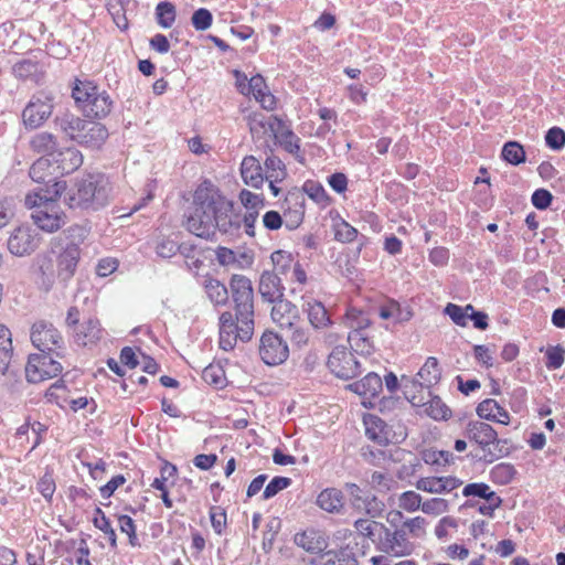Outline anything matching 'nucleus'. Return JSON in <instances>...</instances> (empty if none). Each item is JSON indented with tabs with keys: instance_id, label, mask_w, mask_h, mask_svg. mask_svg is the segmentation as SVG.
Masks as SVG:
<instances>
[{
	"instance_id": "obj_1",
	"label": "nucleus",
	"mask_w": 565,
	"mask_h": 565,
	"mask_svg": "<svg viewBox=\"0 0 565 565\" xmlns=\"http://www.w3.org/2000/svg\"><path fill=\"white\" fill-rule=\"evenodd\" d=\"M88 234L87 227L74 224L51 238L49 249L35 258L38 279L42 289L51 290L55 281L63 287L70 284L81 262V245Z\"/></svg>"
},
{
	"instance_id": "obj_2",
	"label": "nucleus",
	"mask_w": 565,
	"mask_h": 565,
	"mask_svg": "<svg viewBox=\"0 0 565 565\" xmlns=\"http://www.w3.org/2000/svg\"><path fill=\"white\" fill-rule=\"evenodd\" d=\"M232 212L233 203L205 180L194 192L193 209L185 216L184 226L191 234L205 239H212L217 230L233 235L239 231L241 222Z\"/></svg>"
},
{
	"instance_id": "obj_3",
	"label": "nucleus",
	"mask_w": 565,
	"mask_h": 565,
	"mask_svg": "<svg viewBox=\"0 0 565 565\" xmlns=\"http://www.w3.org/2000/svg\"><path fill=\"white\" fill-rule=\"evenodd\" d=\"M113 199V185L103 173H89L77 180L64 198L71 209L97 211L109 204Z\"/></svg>"
},
{
	"instance_id": "obj_4",
	"label": "nucleus",
	"mask_w": 565,
	"mask_h": 565,
	"mask_svg": "<svg viewBox=\"0 0 565 565\" xmlns=\"http://www.w3.org/2000/svg\"><path fill=\"white\" fill-rule=\"evenodd\" d=\"M64 190L63 183H54L51 188L31 191L26 194L25 206L29 209L39 207L32 214V218L42 231L53 233L66 223V215L55 209V200Z\"/></svg>"
},
{
	"instance_id": "obj_5",
	"label": "nucleus",
	"mask_w": 565,
	"mask_h": 565,
	"mask_svg": "<svg viewBox=\"0 0 565 565\" xmlns=\"http://www.w3.org/2000/svg\"><path fill=\"white\" fill-rule=\"evenodd\" d=\"M72 97L88 117L104 118L113 107V100L106 90H102L92 81H75Z\"/></svg>"
},
{
	"instance_id": "obj_6",
	"label": "nucleus",
	"mask_w": 565,
	"mask_h": 565,
	"mask_svg": "<svg viewBox=\"0 0 565 565\" xmlns=\"http://www.w3.org/2000/svg\"><path fill=\"white\" fill-rule=\"evenodd\" d=\"M60 126L72 140L86 148L99 149L108 138V130L103 124L73 115L64 116Z\"/></svg>"
},
{
	"instance_id": "obj_7",
	"label": "nucleus",
	"mask_w": 565,
	"mask_h": 565,
	"mask_svg": "<svg viewBox=\"0 0 565 565\" xmlns=\"http://www.w3.org/2000/svg\"><path fill=\"white\" fill-rule=\"evenodd\" d=\"M63 352L64 350H57V353L45 350V352L30 354L25 365L28 382L40 383L60 375L63 371L61 362L64 358Z\"/></svg>"
},
{
	"instance_id": "obj_8",
	"label": "nucleus",
	"mask_w": 565,
	"mask_h": 565,
	"mask_svg": "<svg viewBox=\"0 0 565 565\" xmlns=\"http://www.w3.org/2000/svg\"><path fill=\"white\" fill-rule=\"evenodd\" d=\"M270 260L275 270L279 276H284L286 280L299 285L307 284V270L297 255L284 249H277L271 253Z\"/></svg>"
},
{
	"instance_id": "obj_9",
	"label": "nucleus",
	"mask_w": 565,
	"mask_h": 565,
	"mask_svg": "<svg viewBox=\"0 0 565 565\" xmlns=\"http://www.w3.org/2000/svg\"><path fill=\"white\" fill-rule=\"evenodd\" d=\"M220 348L232 351L237 341L247 342L254 331V320H220Z\"/></svg>"
},
{
	"instance_id": "obj_10",
	"label": "nucleus",
	"mask_w": 565,
	"mask_h": 565,
	"mask_svg": "<svg viewBox=\"0 0 565 565\" xmlns=\"http://www.w3.org/2000/svg\"><path fill=\"white\" fill-rule=\"evenodd\" d=\"M30 338L32 344L41 352L49 350L57 353V350H65L61 332L50 320H36L32 326Z\"/></svg>"
},
{
	"instance_id": "obj_11",
	"label": "nucleus",
	"mask_w": 565,
	"mask_h": 565,
	"mask_svg": "<svg viewBox=\"0 0 565 565\" xmlns=\"http://www.w3.org/2000/svg\"><path fill=\"white\" fill-rule=\"evenodd\" d=\"M328 367L339 379H354L362 372L361 362L345 347H335L329 354Z\"/></svg>"
},
{
	"instance_id": "obj_12",
	"label": "nucleus",
	"mask_w": 565,
	"mask_h": 565,
	"mask_svg": "<svg viewBox=\"0 0 565 565\" xmlns=\"http://www.w3.org/2000/svg\"><path fill=\"white\" fill-rule=\"evenodd\" d=\"M232 299L236 318H253V287L250 279L244 275H233L230 280Z\"/></svg>"
},
{
	"instance_id": "obj_13",
	"label": "nucleus",
	"mask_w": 565,
	"mask_h": 565,
	"mask_svg": "<svg viewBox=\"0 0 565 565\" xmlns=\"http://www.w3.org/2000/svg\"><path fill=\"white\" fill-rule=\"evenodd\" d=\"M259 356L269 366L282 364L289 356V348L282 335L265 331L260 338Z\"/></svg>"
},
{
	"instance_id": "obj_14",
	"label": "nucleus",
	"mask_w": 565,
	"mask_h": 565,
	"mask_svg": "<svg viewBox=\"0 0 565 565\" xmlns=\"http://www.w3.org/2000/svg\"><path fill=\"white\" fill-rule=\"evenodd\" d=\"M53 98L39 93L31 97L22 111V120L28 129H36L52 115Z\"/></svg>"
},
{
	"instance_id": "obj_15",
	"label": "nucleus",
	"mask_w": 565,
	"mask_h": 565,
	"mask_svg": "<svg viewBox=\"0 0 565 565\" xmlns=\"http://www.w3.org/2000/svg\"><path fill=\"white\" fill-rule=\"evenodd\" d=\"M466 437L484 451L483 458L486 461L492 462L499 458L490 450L491 445L500 443L498 433L490 424L480 420L469 422L466 427Z\"/></svg>"
},
{
	"instance_id": "obj_16",
	"label": "nucleus",
	"mask_w": 565,
	"mask_h": 565,
	"mask_svg": "<svg viewBox=\"0 0 565 565\" xmlns=\"http://www.w3.org/2000/svg\"><path fill=\"white\" fill-rule=\"evenodd\" d=\"M376 548L388 555L401 557L411 555L414 551V544L408 540L404 529L391 531L384 525Z\"/></svg>"
},
{
	"instance_id": "obj_17",
	"label": "nucleus",
	"mask_w": 565,
	"mask_h": 565,
	"mask_svg": "<svg viewBox=\"0 0 565 565\" xmlns=\"http://www.w3.org/2000/svg\"><path fill=\"white\" fill-rule=\"evenodd\" d=\"M345 490L350 498V503L356 511L375 518L384 510V503L379 500L369 490L362 489L356 483H345Z\"/></svg>"
},
{
	"instance_id": "obj_18",
	"label": "nucleus",
	"mask_w": 565,
	"mask_h": 565,
	"mask_svg": "<svg viewBox=\"0 0 565 565\" xmlns=\"http://www.w3.org/2000/svg\"><path fill=\"white\" fill-rule=\"evenodd\" d=\"M40 245L39 234L29 226L17 227L8 238L9 252L19 257L31 255Z\"/></svg>"
},
{
	"instance_id": "obj_19",
	"label": "nucleus",
	"mask_w": 565,
	"mask_h": 565,
	"mask_svg": "<svg viewBox=\"0 0 565 565\" xmlns=\"http://www.w3.org/2000/svg\"><path fill=\"white\" fill-rule=\"evenodd\" d=\"M287 320L280 324L281 335L287 337L297 345L306 344L309 339V327L313 330H323L329 328L333 320Z\"/></svg>"
},
{
	"instance_id": "obj_20",
	"label": "nucleus",
	"mask_w": 565,
	"mask_h": 565,
	"mask_svg": "<svg viewBox=\"0 0 565 565\" xmlns=\"http://www.w3.org/2000/svg\"><path fill=\"white\" fill-rule=\"evenodd\" d=\"M268 127L270 131L274 132L275 139L279 146L291 153L297 161L303 162L305 158L300 152V138L295 135L291 129L287 128L284 121L276 116L269 118Z\"/></svg>"
},
{
	"instance_id": "obj_21",
	"label": "nucleus",
	"mask_w": 565,
	"mask_h": 565,
	"mask_svg": "<svg viewBox=\"0 0 565 565\" xmlns=\"http://www.w3.org/2000/svg\"><path fill=\"white\" fill-rule=\"evenodd\" d=\"M364 425L367 438L380 446H386L391 443H401L406 436L405 434H399L401 439L395 438V434H392V428L377 415H366L364 417Z\"/></svg>"
},
{
	"instance_id": "obj_22",
	"label": "nucleus",
	"mask_w": 565,
	"mask_h": 565,
	"mask_svg": "<svg viewBox=\"0 0 565 565\" xmlns=\"http://www.w3.org/2000/svg\"><path fill=\"white\" fill-rule=\"evenodd\" d=\"M358 543L352 545L348 543L339 548L324 551L317 558L312 565H359L358 561Z\"/></svg>"
},
{
	"instance_id": "obj_23",
	"label": "nucleus",
	"mask_w": 565,
	"mask_h": 565,
	"mask_svg": "<svg viewBox=\"0 0 565 565\" xmlns=\"http://www.w3.org/2000/svg\"><path fill=\"white\" fill-rule=\"evenodd\" d=\"M462 480L452 476L447 477H423L419 478L415 487L417 490L428 492V493H436V494H444V493H450L454 490L458 489L460 486H462Z\"/></svg>"
},
{
	"instance_id": "obj_24",
	"label": "nucleus",
	"mask_w": 565,
	"mask_h": 565,
	"mask_svg": "<svg viewBox=\"0 0 565 565\" xmlns=\"http://www.w3.org/2000/svg\"><path fill=\"white\" fill-rule=\"evenodd\" d=\"M295 543L309 553L322 554L329 545V537L321 530L308 527L295 535Z\"/></svg>"
},
{
	"instance_id": "obj_25",
	"label": "nucleus",
	"mask_w": 565,
	"mask_h": 565,
	"mask_svg": "<svg viewBox=\"0 0 565 565\" xmlns=\"http://www.w3.org/2000/svg\"><path fill=\"white\" fill-rule=\"evenodd\" d=\"M74 339L78 345L96 343L103 334L99 320H72Z\"/></svg>"
},
{
	"instance_id": "obj_26",
	"label": "nucleus",
	"mask_w": 565,
	"mask_h": 565,
	"mask_svg": "<svg viewBox=\"0 0 565 565\" xmlns=\"http://www.w3.org/2000/svg\"><path fill=\"white\" fill-rule=\"evenodd\" d=\"M359 321L364 323H359L358 327L348 334V341L354 352L361 355H370L374 350L369 330L371 320Z\"/></svg>"
},
{
	"instance_id": "obj_27",
	"label": "nucleus",
	"mask_w": 565,
	"mask_h": 565,
	"mask_svg": "<svg viewBox=\"0 0 565 565\" xmlns=\"http://www.w3.org/2000/svg\"><path fill=\"white\" fill-rule=\"evenodd\" d=\"M216 260L222 266H231L237 269L248 268L254 263V254L246 250H233L218 246L215 250Z\"/></svg>"
},
{
	"instance_id": "obj_28",
	"label": "nucleus",
	"mask_w": 565,
	"mask_h": 565,
	"mask_svg": "<svg viewBox=\"0 0 565 565\" xmlns=\"http://www.w3.org/2000/svg\"><path fill=\"white\" fill-rule=\"evenodd\" d=\"M258 290L263 300L267 302H274L282 297L285 287L279 274L275 269L274 271L265 270L260 275Z\"/></svg>"
},
{
	"instance_id": "obj_29",
	"label": "nucleus",
	"mask_w": 565,
	"mask_h": 565,
	"mask_svg": "<svg viewBox=\"0 0 565 565\" xmlns=\"http://www.w3.org/2000/svg\"><path fill=\"white\" fill-rule=\"evenodd\" d=\"M12 71L15 77L31 81L35 84L41 83L45 74L43 64L33 58H24L17 62Z\"/></svg>"
},
{
	"instance_id": "obj_30",
	"label": "nucleus",
	"mask_w": 565,
	"mask_h": 565,
	"mask_svg": "<svg viewBox=\"0 0 565 565\" xmlns=\"http://www.w3.org/2000/svg\"><path fill=\"white\" fill-rule=\"evenodd\" d=\"M30 149L42 157H53L58 152L56 137L47 131H41L33 135L29 141Z\"/></svg>"
},
{
	"instance_id": "obj_31",
	"label": "nucleus",
	"mask_w": 565,
	"mask_h": 565,
	"mask_svg": "<svg viewBox=\"0 0 565 565\" xmlns=\"http://www.w3.org/2000/svg\"><path fill=\"white\" fill-rule=\"evenodd\" d=\"M241 174L245 184L253 188H260L265 180L263 168L254 156H247L243 159Z\"/></svg>"
},
{
	"instance_id": "obj_32",
	"label": "nucleus",
	"mask_w": 565,
	"mask_h": 565,
	"mask_svg": "<svg viewBox=\"0 0 565 565\" xmlns=\"http://www.w3.org/2000/svg\"><path fill=\"white\" fill-rule=\"evenodd\" d=\"M51 169V161L49 158L41 157L36 161L33 162V164L30 168L29 174L30 178L40 184H43V186H39L34 189L33 191H39L40 189H46L51 188L54 183H57L55 181V178L53 177V173L50 171ZM64 185L65 183L62 182Z\"/></svg>"
},
{
	"instance_id": "obj_33",
	"label": "nucleus",
	"mask_w": 565,
	"mask_h": 565,
	"mask_svg": "<svg viewBox=\"0 0 565 565\" xmlns=\"http://www.w3.org/2000/svg\"><path fill=\"white\" fill-rule=\"evenodd\" d=\"M350 387L359 395L376 397L382 392L383 382L380 375L369 372L362 380L351 384Z\"/></svg>"
},
{
	"instance_id": "obj_34",
	"label": "nucleus",
	"mask_w": 565,
	"mask_h": 565,
	"mask_svg": "<svg viewBox=\"0 0 565 565\" xmlns=\"http://www.w3.org/2000/svg\"><path fill=\"white\" fill-rule=\"evenodd\" d=\"M62 170V173H71L78 169L83 163V156L76 148H65L58 150L53 158Z\"/></svg>"
},
{
	"instance_id": "obj_35",
	"label": "nucleus",
	"mask_w": 565,
	"mask_h": 565,
	"mask_svg": "<svg viewBox=\"0 0 565 565\" xmlns=\"http://www.w3.org/2000/svg\"><path fill=\"white\" fill-rule=\"evenodd\" d=\"M441 377V370L438 360L435 356H429L425 364L417 372V379L422 387L429 388L437 384Z\"/></svg>"
},
{
	"instance_id": "obj_36",
	"label": "nucleus",
	"mask_w": 565,
	"mask_h": 565,
	"mask_svg": "<svg viewBox=\"0 0 565 565\" xmlns=\"http://www.w3.org/2000/svg\"><path fill=\"white\" fill-rule=\"evenodd\" d=\"M317 504L329 513L339 512L343 507L342 491L335 488L322 490L317 498Z\"/></svg>"
},
{
	"instance_id": "obj_37",
	"label": "nucleus",
	"mask_w": 565,
	"mask_h": 565,
	"mask_svg": "<svg viewBox=\"0 0 565 565\" xmlns=\"http://www.w3.org/2000/svg\"><path fill=\"white\" fill-rule=\"evenodd\" d=\"M204 288L209 299L214 305H225L228 300V290L224 284L213 277L204 280Z\"/></svg>"
},
{
	"instance_id": "obj_38",
	"label": "nucleus",
	"mask_w": 565,
	"mask_h": 565,
	"mask_svg": "<svg viewBox=\"0 0 565 565\" xmlns=\"http://www.w3.org/2000/svg\"><path fill=\"white\" fill-rule=\"evenodd\" d=\"M354 527L360 535L370 539L377 546L384 524L367 519H359L354 522Z\"/></svg>"
},
{
	"instance_id": "obj_39",
	"label": "nucleus",
	"mask_w": 565,
	"mask_h": 565,
	"mask_svg": "<svg viewBox=\"0 0 565 565\" xmlns=\"http://www.w3.org/2000/svg\"><path fill=\"white\" fill-rule=\"evenodd\" d=\"M93 524L95 527L100 530L108 539L109 544L113 548L117 547V535L110 523V520L106 516L105 512L100 508L94 510Z\"/></svg>"
},
{
	"instance_id": "obj_40",
	"label": "nucleus",
	"mask_w": 565,
	"mask_h": 565,
	"mask_svg": "<svg viewBox=\"0 0 565 565\" xmlns=\"http://www.w3.org/2000/svg\"><path fill=\"white\" fill-rule=\"evenodd\" d=\"M12 358L11 331L3 324H0V370H7Z\"/></svg>"
},
{
	"instance_id": "obj_41",
	"label": "nucleus",
	"mask_w": 565,
	"mask_h": 565,
	"mask_svg": "<svg viewBox=\"0 0 565 565\" xmlns=\"http://www.w3.org/2000/svg\"><path fill=\"white\" fill-rule=\"evenodd\" d=\"M154 14L157 23L163 29H169L175 22V6L169 1L159 2L156 7Z\"/></svg>"
},
{
	"instance_id": "obj_42",
	"label": "nucleus",
	"mask_w": 565,
	"mask_h": 565,
	"mask_svg": "<svg viewBox=\"0 0 565 565\" xmlns=\"http://www.w3.org/2000/svg\"><path fill=\"white\" fill-rule=\"evenodd\" d=\"M202 379L209 385H213L216 388H223L226 386V375L222 365L218 363H211L202 371Z\"/></svg>"
},
{
	"instance_id": "obj_43",
	"label": "nucleus",
	"mask_w": 565,
	"mask_h": 565,
	"mask_svg": "<svg viewBox=\"0 0 565 565\" xmlns=\"http://www.w3.org/2000/svg\"><path fill=\"white\" fill-rule=\"evenodd\" d=\"M423 405L425 413L435 420H446L451 416L450 408L439 396H431L430 399Z\"/></svg>"
},
{
	"instance_id": "obj_44",
	"label": "nucleus",
	"mask_w": 565,
	"mask_h": 565,
	"mask_svg": "<svg viewBox=\"0 0 565 565\" xmlns=\"http://www.w3.org/2000/svg\"><path fill=\"white\" fill-rule=\"evenodd\" d=\"M516 469L512 463L501 462L490 470V478L497 484H509L515 477Z\"/></svg>"
},
{
	"instance_id": "obj_45",
	"label": "nucleus",
	"mask_w": 565,
	"mask_h": 565,
	"mask_svg": "<svg viewBox=\"0 0 565 565\" xmlns=\"http://www.w3.org/2000/svg\"><path fill=\"white\" fill-rule=\"evenodd\" d=\"M265 178H273L274 182H281L287 177L285 163L276 156H268L264 162Z\"/></svg>"
},
{
	"instance_id": "obj_46",
	"label": "nucleus",
	"mask_w": 565,
	"mask_h": 565,
	"mask_svg": "<svg viewBox=\"0 0 565 565\" xmlns=\"http://www.w3.org/2000/svg\"><path fill=\"white\" fill-rule=\"evenodd\" d=\"M501 156L507 162L513 166H519L525 161V151L516 141H508L504 143Z\"/></svg>"
},
{
	"instance_id": "obj_47",
	"label": "nucleus",
	"mask_w": 565,
	"mask_h": 565,
	"mask_svg": "<svg viewBox=\"0 0 565 565\" xmlns=\"http://www.w3.org/2000/svg\"><path fill=\"white\" fill-rule=\"evenodd\" d=\"M271 307V318H298L297 307L289 300L285 299L284 296L277 298Z\"/></svg>"
},
{
	"instance_id": "obj_48",
	"label": "nucleus",
	"mask_w": 565,
	"mask_h": 565,
	"mask_svg": "<svg viewBox=\"0 0 565 565\" xmlns=\"http://www.w3.org/2000/svg\"><path fill=\"white\" fill-rule=\"evenodd\" d=\"M118 527L121 533L127 534L129 544L134 547L140 546L139 539L136 533V524L135 521L126 514L116 515Z\"/></svg>"
},
{
	"instance_id": "obj_49",
	"label": "nucleus",
	"mask_w": 565,
	"mask_h": 565,
	"mask_svg": "<svg viewBox=\"0 0 565 565\" xmlns=\"http://www.w3.org/2000/svg\"><path fill=\"white\" fill-rule=\"evenodd\" d=\"M303 192L315 202L319 204L327 203L329 201V196L323 188V185L313 180H308L303 183Z\"/></svg>"
},
{
	"instance_id": "obj_50",
	"label": "nucleus",
	"mask_w": 565,
	"mask_h": 565,
	"mask_svg": "<svg viewBox=\"0 0 565 565\" xmlns=\"http://www.w3.org/2000/svg\"><path fill=\"white\" fill-rule=\"evenodd\" d=\"M291 479L287 477H274L269 483L265 487V490L263 492V499L268 500L276 494H278L280 491L287 489L291 484Z\"/></svg>"
},
{
	"instance_id": "obj_51",
	"label": "nucleus",
	"mask_w": 565,
	"mask_h": 565,
	"mask_svg": "<svg viewBox=\"0 0 565 565\" xmlns=\"http://www.w3.org/2000/svg\"><path fill=\"white\" fill-rule=\"evenodd\" d=\"M191 23L196 31H205L212 25L213 15L210 10L200 8L193 12Z\"/></svg>"
},
{
	"instance_id": "obj_52",
	"label": "nucleus",
	"mask_w": 565,
	"mask_h": 565,
	"mask_svg": "<svg viewBox=\"0 0 565 565\" xmlns=\"http://www.w3.org/2000/svg\"><path fill=\"white\" fill-rule=\"evenodd\" d=\"M494 493L495 492L491 490V488L484 482L468 483L462 489V495L467 498L477 497L481 499H487Z\"/></svg>"
},
{
	"instance_id": "obj_53",
	"label": "nucleus",
	"mask_w": 565,
	"mask_h": 565,
	"mask_svg": "<svg viewBox=\"0 0 565 565\" xmlns=\"http://www.w3.org/2000/svg\"><path fill=\"white\" fill-rule=\"evenodd\" d=\"M398 505L407 512H415L422 509V497L415 491H405L399 495Z\"/></svg>"
},
{
	"instance_id": "obj_54",
	"label": "nucleus",
	"mask_w": 565,
	"mask_h": 565,
	"mask_svg": "<svg viewBox=\"0 0 565 565\" xmlns=\"http://www.w3.org/2000/svg\"><path fill=\"white\" fill-rule=\"evenodd\" d=\"M545 143L555 151L563 149L565 146V131L559 127H552L545 135Z\"/></svg>"
},
{
	"instance_id": "obj_55",
	"label": "nucleus",
	"mask_w": 565,
	"mask_h": 565,
	"mask_svg": "<svg viewBox=\"0 0 565 565\" xmlns=\"http://www.w3.org/2000/svg\"><path fill=\"white\" fill-rule=\"evenodd\" d=\"M565 361V350L557 345L551 347L546 351V361L545 365L548 370H557L559 369Z\"/></svg>"
},
{
	"instance_id": "obj_56",
	"label": "nucleus",
	"mask_w": 565,
	"mask_h": 565,
	"mask_svg": "<svg viewBox=\"0 0 565 565\" xmlns=\"http://www.w3.org/2000/svg\"><path fill=\"white\" fill-rule=\"evenodd\" d=\"M302 310L308 315V318H329L323 303L312 298L303 299Z\"/></svg>"
},
{
	"instance_id": "obj_57",
	"label": "nucleus",
	"mask_w": 565,
	"mask_h": 565,
	"mask_svg": "<svg viewBox=\"0 0 565 565\" xmlns=\"http://www.w3.org/2000/svg\"><path fill=\"white\" fill-rule=\"evenodd\" d=\"M443 313L449 316V318H488L483 311L472 310V313H467L462 307L451 302L443 309Z\"/></svg>"
},
{
	"instance_id": "obj_58",
	"label": "nucleus",
	"mask_w": 565,
	"mask_h": 565,
	"mask_svg": "<svg viewBox=\"0 0 565 565\" xmlns=\"http://www.w3.org/2000/svg\"><path fill=\"white\" fill-rule=\"evenodd\" d=\"M498 409H501V405L495 399L487 398L478 404L476 412L480 418L491 420L495 418Z\"/></svg>"
},
{
	"instance_id": "obj_59",
	"label": "nucleus",
	"mask_w": 565,
	"mask_h": 565,
	"mask_svg": "<svg viewBox=\"0 0 565 565\" xmlns=\"http://www.w3.org/2000/svg\"><path fill=\"white\" fill-rule=\"evenodd\" d=\"M427 463L431 465H451L455 462V456L449 450H434L425 454Z\"/></svg>"
},
{
	"instance_id": "obj_60",
	"label": "nucleus",
	"mask_w": 565,
	"mask_h": 565,
	"mask_svg": "<svg viewBox=\"0 0 565 565\" xmlns=\"http://www.w3.org/2000/svg\"><path fill=\"white\" fill-rule=\"evenodd\" d=\"M239 200L247 211H258L264 206V198L248 190H242Z\"/></svg>"
},
{
	"instance_id": "obj_61",
	"label": "nucleus",
	"mask_w": 565,
	"mask_h": 565,
	"mask_svg": "<svg viewBox=\"0 0 565 565\" xmlns=\"http://www.w3.org/2000/svg\"><path fill=\"white\" fill-rule=\"evenodd\" d=\"M449 509L448 501L443 498H433L426 500L422 504V511L427 514L438 515L447 512Z\"/></svg>"
},
{
	"instance_id": "obj_62",
	"label": "nucleus",
	"mask_w": 565,
	"mask_h": 565,
	"mask_svg": "<svg viewBox=\"0 0 565 565\" xmlns=\"http://www.w3.org/2000/svg\"><path fill=\"white\" fill-rule=\"evenodd\" d=\"M358 237V230L350 225L348 222L342 221L337 226L334 238L342 243H351Z\"/></svg>"
},
{
	"instance_id": "obj_63",
	"label": "nucleus",
	"mask_w": 565,
	"mask_h": 565,
	"mask_svg": "<svg viewBox=\"0 0 565 565\" xmlns=\"http://www.w3.org/2000/svg\"><path fill=\"white\" fill-rule=\"evenodd\" d=\"M427 522L423 516H415L413 519L406 520L402 529H404L406 532L408 531L409 534H412L415 537H420L425 533V526Z\"/></svg>"
},
{
	"instance_id": "obj_64",
	"label": "nucleus",
	"mask_w": 565,
	"mask_h": 565,
	"mask_svg": "<svg viewBox=\"0 0 565 565\" xmlns=\"http://www.w3.org/2000/svg\"><path fill=\"white\" fill-rule=\"evenodd\" d=\"M553 200L552 193L546 189H537L533 192L531 201L532 204L541 211L546 210Z\"/></svg>"
}]
</instances>
